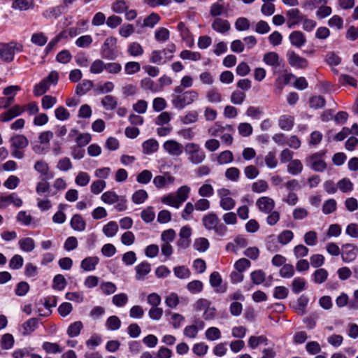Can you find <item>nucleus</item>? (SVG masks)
I'll list each match as a JSON object with an SVG mask.
<instances>
[{
  "instance_id": "nucleus-51",
  "label": "nucleus",
  "mask_w": 358,
  "mask_h": 358,
  "mask_svg": "<svg viewBox=\"0 0 358 358\" xmlns=\"http://www.w3.org/2000/svg\"><path fill=\"white\" fill-rule=\"evenodd\" d=\"M148 194L144 189L136 191L131 197L132 201L136 204H141L148 199Z\"/></svg>"
},
{
  "instance_id": "nucleus-23",
  "label": "nucleus",
  "mask_w": 358,
  "mask_h": 358,
  "mask_svg": "<svg viewBox=\"0 0 358 358\" xmlns=\"http://www.w3.org/2000/svg\"><path fill=\"white\" fill-rule=\"evenodd\" d=\"M99 262V259L97 257H88L81 262L80 267L85 271H92L96 268Z\"/></svg>"
},
{
  "instance_id": "nucleus-13",
  "label": "nucleus",
  "mask_w": 358,
  "mask_h": 358,
  "mask_svg": "<svg viewBox=\"0 0 358 358\" xmlns=\"http://www.w3.org/2000/svg\"><path fill=\"white\" fill-rule=\"evenodd\" d=\"M259 210L265 214L270 213L275 208V201L268 196H262L256 201Z\"/></svg>"
},
{
  "instance_id": "nucleus-63",
  "label": "nucleus",
  "mask_w": 358,
  "mask_h": 358,
  "mask_svg": "<svg viewBox=\"0 0 358 358\" xmlns=\"http://www.w3.org/2000/svg\"><path fill=\"white\" fill-rule=\"evenodd\" d=\"M243 173L248 179L253 180L259 176V171L255 166L248 165L244 168Z\"/></svg>"
},
{
  "instance_id": "nucleus-20",
  "label": "nucleus",
  "mask_w": 358,
  "mask_h": 358,
  "mask_svg": "<svg viewBox=\"0 0 358 358\" xmlns=\"http://www.w3.org/2000/svg\"><path fill=\"white\" fill-rule=\"evenodd\" d=\"M212 28L219 33L224 34L230 29L231 25L228 20L217 17L213 20Z\"/></svg>"
},
{
  "instance_id": "nucleus-50",
  "label": "nucleus",
  "mask_w": 358,
  "mask_h": 358,
  "mask_svg": "<svg viewBox=\"0 0 358 358\" xmlns=\"http://www.w3.org/2000/svg\"><path fill=\"white\" fill-rule=\"evenodd\" d=\"M162 203L174 207L176 208H178L182 204L179 199H178L177 196L171 194L163 196L162 198Z\"/></svg>"
},
{
  "instance_id": "nucleus-38",
  "label": "nucleus",
  "mask_w": 358,
  "mask_h": 358,
  "mask_svg": "<svg viewBox=\"0 0 358 358\" xmlns=\"http://www.w3.org/2000/svg\"><path fill=\"white\" fill-rule=\"evenodd\" d=\"M268 188V183L264 180H258L253 182L251 186L252 191L258 194L266 192Z\"/></svg>"
},
{
  "instance_id": "nucleus-26",
  "label": "nucleus",
  "mask_w": 358,
  "mask_h": 358,
  "mask_svg": "<svg viewBox=\"0 0 358 358\" xmlns=\"http://www.w3.org/2000/svg\"><path fill=\"white\" fill-rule=\"evenodd\" d=\"M142 148L144 154L150 155L158 150L159 143L155 139H149L143 143Z\"/></svg>"
},
{
  "instance_id": "nucleus-61",
  "label": "nucleus",
  "mask_w": 358,
  "mask_h": 358,
  "mask_svg": "<svg viewBox=\"0 0 358 358\" xmlns=\"http://www.w3.org/2000/svg\"><path fill=\"white\" fill-rule=\"evenodd\" d=\"M170 32L164 28L160 27L155 31V38L157 41L165 42L169 38Z\"/></svg>"
},
{
  "instance_id": "nucleus-29",
  "label": "nucleus",
  "mask_w": 358,
  "mask_h": 358,
  "mask_svg": "<svg viewBox=\"0 0 358 358\" xmlns=\"http://www.w3.org/2000/svg\"><path fill=\"white\" fill-rule=\"evenodd\" d=\"M34 7L33 0H15L12 3L13 9L20 11L27 10Z\"/></svg>"
},
{
  "instance_id": "nucleus-10",
  "label": "nucleus",
  "mask_w": 358,
  "mask_h": 358,
  "mask_svg": "<svg viewBox=\"0 0 358 358\" xmlns=\"http://www.w3.org/2000/svg\"><path fill=\"white\" fill-rule=\"evenodd\" d=\"M357 252L358 248L354 244L345 243L343 244L341 247V258L345 263L353 262L357 256Z\"/></svg>"
},
{
  "instance_id": "nucleus-47",
  "label": "nucleus",
  "mask_w": 358,
  "mask_h": 358,
  "mask_svg": "<svg viewBox=\"0 0 358 358\" xmlns=\"http://www.w3.org/2000/svg\"><path fill=\"white\" fill-rule=\"evenodd\" d=\"M50 87V84H48V83L45 79H43L34 86V94L36 96H41L49 90Z\"/></svg>"
},
{
  "instance_id": "nucleus-41",
  "label": "nucleus",
  "mask_w": 358,
  "mask_h": 358,
  "mask_svg": "<svg viewBox=\"0 0 358 358\" xmlns=\"http://www.w3.org/2000/svg\"><path fill=\"white\" fill-rule=\"evenodd\" d=\"M306 288V282L302 278H295L292 282V290L295 294H299Z\"/></svg>"
},
{
  "instance_id": "nucleus-2",
  "label": "nucleus",
  "mask_w": 358,
  "mask_h": 358,
  "mask_svg": "<svg viewBox=\"0 0 358 358\" xmlns=\"http://www.w3.org/2000/svg\"><path fill=\"white\" fill-rule=\"evenodd\" d=\"M199 93L194 90L185 91L180 94L171 95V103L177 109H183L199 99Z\"/></svg>"
},
{
  "instance_id": "nucleus-34",
  "label": "nucleus",
  "mask_w": 358,
  "mask_h": 358,
  "mask_svg": "<svg viewBox=\"0 0 358 358\" xmlns=\"http://www.w3.org/2000/svg\"><path fill=\"white\" fill-rule=\"evenodd\" d=\"M38 320L30 318L22 324L23 335H29L38 327Z\"/></svg>"
},
{
  "instance_id": "nucleus-11",
  "label": "nucleus",
  "mask_w": 358,
  "mask_h": 358,
  "mask_svg": "<svg viewBox=\"0 0 358 358\" xmlns=\"http://www.w3.org/2000/svg\"><path fill=\"white\" fill-rule=\"evenodd\" d=\"M164 150L169 155L173 157L181 155L183 152V145L176 140L166 141L162 145Z\"/></svg>"
},
{
  "instance_id": "nucleus-43",
  "label": "nucleus",
  "mask_w": 358,
  "mask_h": 358,
  "mask_svg": "<svg viewBox=\"0 0 358 358\" xmlns=\"http://www.w3.org/2000/svg\"><path fill=\"white\" fill-rule=\"evenodd\" d=\"M294 238V233L291 230L285 229L278 236V241L282 245L288 244Z\"/></svg>"
},
{
  "instance_id": "nucleus-31",
  "label": "nucleus",
  "mask_w": 358,
  "mask_h": 358,
  "mask_svg": "<svg viewBox=\"0 0 358 358\" xmlns=\"http://www.w3.org/2000/svg\"><path fill=\"white\" fill-rule=\"evenodd\" d=\"M93 82L90 80H84L82 83L77 85L76 87V94L78 96H83L88 92L93 87Z\"/></svg>"
},
{
  "instance_id": "nucleus-46",
  "label": "nucleus",
  "mask_w": 358,
  "mask_h": 358,
  "mask_svg": "<svg viewBox=\"0 0 358 358\" xmlns=\"http://www.w3.org/2000/svg\"><path fill=\"white\" fill-rule=\"evenodd\" d=\"M246 94L240 90H234L230 96V101L234 105H241L245 100Z\"/></svg>"
},
{
  "instance_id": "nucleus-42",
  "label": "nucleus",
  "mask_w": 358,
  "mask_h": 358,
  "mask_svg": "<svg viewBox=\"0 0 358 358\" xmlns=\"http://www.w3.org/2000/svg\"><path fill=\"white\" fill-rule=\"evenodd\" d=\"M42 348L48 354H57L62 352L63 349L57 343L44 342Z\"/></svg>"
},
{
  "instance_id": "nucleus-28",
  "label": "nucleus",
  "mask_w": 358,
  "mask_h": 358,
  "mask_svg": "<svg viewBox=\"0 0 358 358\" xmlns=\"http://www.w3.org/2000/svg\"><path fill=\"white\" fill-rule=\"evenodd\" d=\"M309 299L305 295H301L296 301V305L294 307L295 312L300 315L306 314V308L308 306Z\"/></svg>"
},
{
  "instance_id": "nucleus-53",
  "label": "nucleus",
  "mask_w": 358,
  "mask_h": 358,
  "mask_svg": "<svg viewBox=\"0 0 358 358\" xmlns=\"http://www.w3.org/2000/svg\"><path fill=\"white\" fill-rule=\"evenodd\" d=\"M121 326V321L118 317L113 315L109 317L106 322V327L108 329L115 331L120 329Z\"/></svg>"
},
{
  "instance_id": "nucleus-44",
  "label": "nucleus",
  "mask_w": 358,
  "mask_h": 358,
  "mask_svg": "<svg viewBox=\"0 0 358 358\" xmlns=\"http://www.w3.org/2000/svg\"><path fill=\"white\" fill-rule=\"evenodd\" d=\"M48 41V37L43 32L34 33L31 36V42L38 46H43Z\"/></svg>"
},
{
  "instance_id": "nucleus-15",
  "label": "nucleus",
  "mask_w": 358,
  "mask_h": 358,
  "mask_svg": "<svg viewBox=\"0 0 358 358\" xmlns=\"http://www.w3.org/2000/svg\"><path fill=\"white\" fill-rule=\"evenodd\" d=\"M160 17L158 14L152 13L146 17L142 22L141 19L136 21V26L140 28H153L159 21Z\"/></svg>"
},
{
  "instance_id": "nucleus-24",
  "label": "nucleus",
  "mask_w": 358,
  "mask_h": 358,
  "mask_svg": "<svg viewBox=\"0 0 358 358\" xmlns=\"http://www.w3.org/2000/svg\"><path fill=\"white\" fill-rule=\"evenodd\" d=\"M294 118L293 116L283 115L279 117L278 125L284 131H289L294 127Z\"/></svg>"
},
{
  "instance_id": "nucleus-40",
  "label": "nucleus",
  "mask_w": 358,
  "mask_h": 358,
  "mask_svg": "<svg viewBox=\"0 0 358 358\" xmlns=\"http://www.w3.org/2000/svg\"><path fill=\"white\" fill-rule=\"evenodd\" d=\"M163 53L160 50H153L150 56V62L153 64L161 65L168 62L165 56H163Z\"/></svg>"
},
{
  "instance_id": "nucleus-5",
  "label": "nucleus",
  "mask_w": 358,
  "mask_h": 358,
  "mask_svg": "<svg viewBox=\"0 0 358 358\" xmlns=\"http://www.w3.org/2000/svg\"><path fill=\"white\" fill-rule=\"evenodd\" d=\"M101 201L109 205L115 204V208L119 211H124L127 208V200L124 196H119L113 191H107L101 196Z\"/></svg>"
},
{
  "instance_id": "nucleus-45",
  "label": "nucleus",
  "mask_w": 358,
  "mask_h": 358,
  "mask_svg": "<svg viewBox=\"0 0 358 358\" xmlns=\"http://www.w3.org/2000/svg\"><path fill=\"white\" fill-rule=\"evenodd\" d=\"M127 52L131 56L138 57L144 53V50L140 43L132 42L129 45Z\"/></svg>"
},
{
  "instance_id": "nucleus-60",
  "label": "nucleus",
  "mask_w": 358,
  "mask_h": 358,
  "mask_svg": "<svg viewBox=\"0 0 358 358\" xmlns=\"http://www.w3.org/2000/svg\"><path fill=\"white\" fill-rule=\"evenodd\" d=\"M128 296L125 293H120L113 296L112 302L117 307H123L128 302Z\"/></svg>"
},
{
  "instance_id": "nucleus-21",
  "label": "nucleus",
  "mask_w": 358,
  "mask_h": 358,
  "mask_svg": "<svg viewBox=\"0 0 358 358\" xmlns=\"http://www.w3.org/2000/svg\"><path fill=\"white\" fill-rule=\"evenodd\" d=\"M24 111V109H23L21 106L15 105L6 112L3 113L1 115V119L3 122H8L22 114Z\"/></svg>"
},
{
  "instance_id": "nucleus-16",
  "label": "nucleus",
  "mask_w": 358,
  "mask_h": 358,
  "mask_svg": "<svg viewBox=\"0 0 358 358\" xmlns=\"http://www.w3.org/2000/svg\"><path fill=\"white\" fill-rule=\"evenodd\" d=\"M175 178L169 173L163 176H157L153 179V183L157 189L164 188L168 185L173 184Z\"/></svg>"
},
{
  "instance_id": "nucleus-14",
  "label": "nucleus",
  "mask_w": 358,
  "mask_h": 358,
  "mask_svg": "<svg viewBox=\"0 0 358 358\" xmlns=\"http://www.w3.org/2000/svg\"><path fill=\"white\" fill-rule=\"evenodd\" d=\"M22 200L15 193L7 196L0 195V208H6L10 204H13L16 207H20L22 206Z\"/></svg>"
},
{
  "instance_id": "nucleus-6",
  "label": "nucleus",
  "mask_w": 358,
  "mask_h": 358,
  "mask_svg": "<svg viewBox=\"0 0 358 358\" xmlns=\"http://www.w3.org/2000/svg\"><path fill=\"white\" fill-rule=\"evenodd\" d=\"M325 152H317L306 158V165L316 172H323L327 169V164L323 157Z\"/></svg>"
},
{
  "instance_id": "nucleus-7",
  "label": "nucleus",
  "mask_w": 358,
  "mask_h": 358,
  "mask_svg": "<svg viewBox=\"0 0 358 358\" xmlns=\"http://www.w3.org/2000/svg\"><path fill=\"white\" fill-rule=\"evenodd\" d=\"M21 51L22 46L15 42L8 43H0V58L5 62H10L14 59L15 50Z\"/></svg>"
},
{
  "instance_id": "nucleus-12",
  "label": "nucleus",
  "mask_w": 358,
  "mask_h": 358,
  "mask_svg": "<svg viewBox=\"0 0 358 358\" xmlns=\"http://www.w3.org/2000/svg\"><path fill=\"white\" fill-rule=\"evenodd\" d=\"M289 64L296 69H306L308 66V60L301 57L294 51H289L287 53Z\"/></svg>"
},
{
  "instance_id": "nucleus-17",
  "label": "nucleus",
  "mask_w": 358,
  "mask_h": 358,
  "mask_svg": "<svg viewBox=\"0 0 358 358\" xmlns=\"http://www.w3.org/2000/svg\"><path fill=\"white\" fill-rule=\"evenodd\" d=\"M289 39L291 44L296 48H301L306 43V38L303 32L294 31L289 36Z\"/></svg>"
},
{
  "instance_id": "nucleus-36",
  "label": "nucleus",
  "mask_w": 358,
  "mask_h": 358,
  "mask_svg": "<svg viewBox=\"0 0 358 358\" xmlns=\"http://www.w3.org/2000/svg\"><path fill=\"white\" fill-rule=\"evenodd\" d=\"M118 229L117 224L114 221H110L103 226V233L106 236L111 238L116 235Z\"/></svg>"
},
{
  "instance_id": "nucleus-55",
  "label": "nucleus",
  "mask_w": 358,
  "mask_h": 358,
  "mask_svg": "<svg viewBox=\"0 0 358 358\" xmlns=\"http://www.w3.org/2000/svg\"><path fill=\"white\" fill-rule=\"evenodd\" d=\"M198 119L199 113L195 110H191L181 118V122L184 124H190L196 122Z\"/></svg>"
},
{
  "instance_id": "nucleus-3",
  "label": "nucleus",
  "mask_w": 358,
  "mask_h": 358,
  "mask_svg": "<svg viewBox=\"0 0 358 358\" xmlns=\"http://www.w3.org/2000/svg\"><path fill=\"white\" fill-rule=\"evenodd\" d=\"M185 152L187 155L188 161L194 165L201 164L206 157L205 152L199 144L195 143H186Z\"/></svg>"
},
{
  "instance_id": "nucleus-49",
  "label": "nucleus",
  "mask_w": 358,
  "mask_h": 358,
  "mask_svg": "<svg viewBox=\"0 0 358 358\" xmlns=\"http://www.w3.org/2000/svg\"><path fill=\"white\" fill-rule=\"evenodd\" d=\"M141 87L145 90H150L152 92L159 91V85L155 84L154 81L150 78H145L141 82Z\"/></svg>"
},
{
  "instance_id": "nucleus-35",
  "label": "nucleus",
  "mask_w": 358,
  "mask_h": 358,
  "mask_svg": "<svg viewBox=\"0 0 358 358\" xmlns=\"http://www.w3.org/2000/svg\"><path fill=\"white\" fill-rule=\"evenodd\" d=\"M303 171V164L299 159L292 160L287 165V171L293 176L299 175Z\"/></svg>"
},
{
  "instance_id": "nucleus-18",
  "label": "nucleus",
  "mask_w": 358,
  "mask_h": 358,
  "mask_svg": "<svg viewBox=\"0 0 358 358\" xmlns=\"http://www.w3.org/2000/svg\"><path fill=\"white\" fill-rule=\"evenodd\" d=\"M136 279L137 280H143L145 276L150 272L151 266L147 262H141L135 267Z\"/></svg>"
},
{
  "instance_id": "nucleus-52",
  "label": "nucleus",
  "mask_w": 358,
  "mask_h": 358,
  "mask_svg": "<svg viewBox=\"0 0 358 358\" xmlns=\"http://www.w3.org/2000/svg\"><path fill=\"white\" fill-rule=\"evenodd\" d=\"M106 68V63L103 62L101 59H96L94 60L90 66V71L93 74H99L101 73Z\"/></svg>"
},
{
  "instance_id": "nucleus-27",
  "label": "nucleus",
  "mask_w": 358,
  "mask_h": 358,
  "mask_svg": "<svg viewBox=\"0 0 358 358\" xmlns=\"http://www.w3.org/2000/svg\"><path fill=\"white\" fill-rule=\"evenodd\" d=\"M20 248L26 252H30L35 248V242L29 237L20 238L18 241Z\"/></svg>"
},
{
  "instance_id": "nucleus-33",
  "label": "nucleus",
  "mask_w": 358,
  "mask_h": 358,
  "mask_svg": "<svg viewBox=\"0 0 358 358\" xmlns=\"http://www.w3.org/2000/svg\"><path fill=\"white\" fill-rule=\"evenodd\" d=\"M234 159V155L230 150L222 151L217 157V162L220 165L230 164Z\"/></svg>"
},
{
  "instance_id": "nucleus-59",
  "label": "nucleus",
  "mask_w": 358,
  "mask_h": 358,
  "mask_svg": "<svg viewBox=\"0 0 358 358\" xmlns=\"http://www.w3.org/2000/svg\"><path fill=\"white\" fill-rule=\"evenodd\" d=\"M56 167L61 171H68L72 169L73 164L71 159L65 157L58 161Z\"/></svg>"
},
{
  "instance_id": "nucleus-22",
  "label": "nucleus",
  "mask_w": 358,
  "mask_h": 358,
  "mask_svg": "<svg viewBox=\"0 0 358 358\" xmlns=\"http://www.w3.org/2000/svg\"><path fill=\"white\" fill-rule=\"evenodd\" d=\"M77 136L76 141L79 147H83L87 145L91 141V135L88 133L79 134L76 129H72L69 136Z\"/></svg>"
},
{
  "instance_id": "nucleus-57",
  "label": "nucleus",
  "mask_w": 358,
  "mask_h": 358,
  "mask_svg": "<svg viewBox=\"0 0 358 358\" xmlns=\"http://www.w3.org/2000/svg\"><path fill=\"white\" fill-rule=\"evenodd\" d=\"M268 339L264 336H252L249 338L248 345L254 349L256 348L259 345L264 343L267 344Z\"/></svg>"
},
{
  "instance_id": "nucleus-9",
  "label": "nucleus",
  "mask_w": 358,
  "mask_h": 358,
  "mask_svg": "<svg viewBox=\"0 0 358 358\" xmlns=\"http://www.w3.org/2000/svg\"><path fill=\"white\" fill-rule=\"evenodd\" d=\"M117 39L110 36L107 38L101 48V53L103 58L108 59H113L116 57L115 47Z\"/></svg>"
},
{
  "instance_id": "nucleus-25",
  "label": "nucleus",
  "mask_w": 358,
  "mask_h": 358,
  "mask_svg": "<svg viewBox=\"0 0 358 358\" xmlns=\"http://www.w3.org/2000/svg\"><path fill=\"white\" fill-rule=\"evenodd\" d=\"M101 103L105 110H113L117 106V100L112 95H106L102 98Z\"/></svg>"
},
{
  "instance_id": "nucleus-19",
  "label": "nucleus",
  "mask_w": 358,
  "mask_h": 358,
  "mask_svg": "<svg viewBox=\"0 0 358 358\" xmlns=\"http://www.w3.org/2000/svg\"><path fill=\"white\" fill-rule=\"evenodd\" d=\"M178 30L180 32L182 38L186 41L189 47H192L194 45V39L192 34H191L189 29L185 26V23L180 22L178 24Z\"/></svg>"
},
{
  "instance_id": "nucleus-48",
  "label": "nucleus",
  "mask_w": 358,
  "mask_h": 358,
  "mask_svg": "<svg viewBox=\"0 0 358 358\" xmlns=\"http://www.w3.org/2000/svg\"><path fill=\"white\" fill-rule=\"evenodd\" d=\"M83 327V325L80 321L75 322L68 327L67 334L71 338L76 337L80 334Z\"/></svg>"
},
{
  "instance_id": "nucleus-30",
  "label": "nucleus",
  "mask_w": 358,
  "mask_h": 358,
  "mask_svg": "<svg viewBox=\"0 0 358 358\" xmlns=\"http://www.w3.org/2000/svg\"><path fill=\"white\" fill-rule=\"evenodd\" d=\"M85 222L82 216L78 214L74 215L71 220V227L78 231H83L85 229Z\"/></svg>"
},
{
  "instance_id": "nucleus-64",
  "label": "nucleus",
  "mask_w": 358,
  "mask_h": 358,
  "mask_svg": "<svg viewBox=\"0 0 358 358\" xmlns=\"http://www.w3.org/2000/svg\"><path fill=\"white\" fill-rule=\"evenodd\" d=\"M90 181V175L83 171H80L78 173L75 179V182L77 185L85 187L86 186Z\"/></svg>"
},
{
  "instance_id": "nucleus-1",
  "label": "nucleus",
  "mask_w": 358,
  "mask_h": 358,
  "mask_svg": "<svg viewBox=\"0 0 358 358\" xmlns=\"http://www.w3.org/2000/svg\"><path fill=\"white\" fill-rule=\"evenodd\" d=\"M202 223L207 230H213L218 236H224L227 233V227L224 224L220 222L218 216L215 213L205 215L202 218Z\"/></svg>"
},
{
  "instance_id": "nucleus-4",
  "label": "nucleus",
  "mask_w": 358,
  "mask_h": 358,
  "mask_svg": "<svg viewBox=\"0 0 358 358\" xmlns=\"http://www.w3.org/2000/svg\"><path fill=\"white\" fill-rule=\"evenodd\" d=\"M11 155L18 159L24 158V152L22 150L29 145L28 139L22 134H16L10 138Z\"/></svg>"
},
{
  "instance_id": "nucleus-62",
  "label": "nucleus",
  "mask_w": 358,
  "mask_h": 358,
  "mask_svg": "<svg viewBox=\"0 0 358 358\" xmlns=\"http://www.w3.org/2000/svg\"><path fill=\"white\" fill-rule=\"evenodd\" d=\"M205 336L208 341H216L221 338V331L217 327H210L206 331Z\"/></svg>"
},
{
  "instance_id": "nucleus-32",
  "label": "nucleus",
  "mask_w": 358,
  "mask_h": 358,
  "mask_svg": "<svg viewBox=\"0 0 358 358\" xmlns=\"http://www.w3.org/2000/svg\"><path fill=\"white\" fill-rule=\"evenodd\" d=\"M224 177L227 180L236 182L241 177V171L236 167H230L226 169Z\"/></svg>"
},
{
  "instance_id": "nucleus-8",
  "label": "nucleus",
  "mask_w": 358,
  "mask_h": 358,
  "mask_svg": "<svg viewBox=\"0 0 358 358\" xmlns=\"http://www.w3.org/2000/svg\"><path fill=\"white\" fill-rule=\"evenodd\" d=\"M220 198V206L226 211L232 210L236 206L235 200L231 196V191L227 188H221L217 190Z\"/></svg>"
},
{
  "instance_id": "nucleus-39",
  "label": "nucleus",
  "mask_w": 358,
  "mask_h": 358,
  "mask_svg": "<svg viewBox=\"0 0 358 358\" xmlns=\"http://www.w3.org/2000/svg\"><path fill=\"white\" fill-rule=\"evenodd\" d=\"M263 61L268 65L277 67L279 64V56L275 52H270L264 55Z\"/></svg>"
},
{
  "instance_id": "nucleus-37",
  "label": "nucleus",
  "mask_w": 358,
  "mask_h": 358,
  "mask_svg": "<svg viewBox=\"0 0 358 358\" xmlns=\"http://www.w3.org/2000/svg\"><path fill=\"white\" fill-rule=\"evenodd\" d=\"M206 99L210 103H219L222 101V96L217 89L212 88L207 92Z\"/></svg>"
},
{
  "instance_id": "nucleus-54",
  "label": "nucleus",
  "mask_w": 358,
  "mask_h": 358,
  "mask_svg": "<svg viewBox=\"0 0 358 358\" xmlns=\"http://www.w3.org/2000/svg\"><path fill=\"white\" fill-rule=\"evenodd\" d=\"M210 243L207 238H196L194 243V248L199 252H205L209 248Z\"/></svg>"
},
{
  "instance_id": "nucleus-58",
  "label": "nucleus",
  "mask_w": 358,
  "mask_h": 358,
  "mask_svg": "<svg viewBox=\"0 0 358 358\" xmlns=\"http://www.w3.org/2000/svg\"><path fill=\"white\" fill-rule=\"evenodd\" d=\"M16 220L22 224L28 226L31 223L32 217L27 211L21 210L17 214Z\"/></svg>"
},
{
  "instance_id": "nucleus-56",
  "label": "nucleus",
  "mask_w": 358,
  "mask_h": 358,
  "mask_svg": "<svg viewBox=\"0 0 358 358\" xmlns=\"http://www.w3.org/2000/svg\"><path fill=\"white\" fill-rule=\"evenodd\" d=\"M328 275L327 271L324 268L317 269L313 273V280L315 283L321 284L326 281Z\"/></svg>"
}]
</instances>
